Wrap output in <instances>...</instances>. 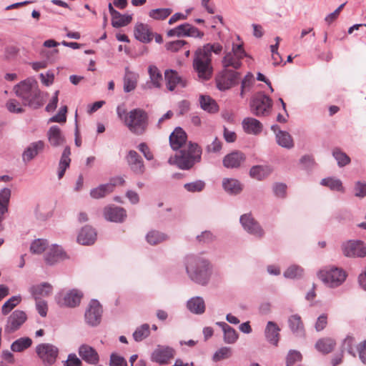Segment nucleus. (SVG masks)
<instances>
[{
    "mask_svg": "<svg viewBox=\"0 0 366 366\" xmlns=\"http://www.w3.org/2000/svg\"><path fill=\"white\" fill-rule=\"evenodd\" d=\"M280 329L274 322L269 321L265 328V336L267 340L272 345H277L280 337Z\"/></svg>",
    "mask_w": 366,
    "mask_h": 366,
    "instance_id": "obj_30",
    "label": "nucleus"
},
{
    "mask_svg": "<svg viewBox=\"0 0 366 366\" xmlns=\"http://www.w3.org/2000/svg\"><path fill=\"white\" fill-rule=\"evenodd\" d=\"M149 333V325L148 324H144L134 331L133 337L135 341L140 342L147 337Z\"/></svg>",
    "mask_w": 366,
    "mask_h": 366,
    "instance_id": "obj_48",
    "label": "nucleus"
},
{
    "mask_svg": "<svg viewBox=\"0 0 366 366\" xmlns=\"http://www.w3.org/2000/svg\"><path fill=\"white\" fill-rule=\"evenodd\" d=\"M317 275L325 284L331 287H337L342 283V270L335 267L323 269L318 272Z\"/></svg>",
    "mask_w": 366,
    "mask_h": 366,
    "instance_id": "obj_7",
    "label": "nucleus"
},
{
    "mask_svg": "<svg viewBox=\"0 0 366 366\" xmlns=\"http://www.w3.org/2000/svg\"><path fill=\"white\" fill-rule=\"evenodd\" d=\"M21 302L19 296H13L9 299L2 306L1 312L3 315H7Z\"/></svg>",
    "mask_w": 366,
    "mask_h": 366,
    "instance_id": "obj_50",
    "label": "nucleus"
},
{
    "mask_svg": "<svg viewBox=\"0 0 366 366\" xmlns=\"http://www.w3.org/2000/svg\"><path fill=\"white\" fill-rule=\"evenodd\" d=\"M272 107V100L263 94L256 95L252 102L251 109L257 116L266 114Z\"/></svg>",
    "mask_w": 366,
    "mask_h": 366,
    "instance_id": "obj_9",
    "label": "nucleus"
},
{
    "mask_svg": "<svg viewBox=\"0 0 366 366\" xmlns=\"http://www.w3.org/2000/svg\"><path fill=\"white\" fill-rule=\"evenodd\" d=\"M188 309L193 313L202 314L205 310V305L202 298L199 297H193L187 302Z\"/></svg>",
    "mask_w": 366,
    "mask_h": 366,
    "instance_id": "obj_37",
    "label": "nucleus"
},
{
    "mask_svg": "<svg viewBox=\"0 0 366 366\" xmlns=\"http://www.w3.org/2000/svg\"><path fill=\"white\" fill-rule=\"evenodd\" d=\"M11 194V189L9 188H4L0 191V232L4 229L2 222L5 214L9 211Z\"/></svg>",
    "mask_w": 366,
    "mask_h": 366,
    "instance_id": "obj_20",
    "label": "nucleus"
},
{
    "mask_svg": "<svg viewBox=\"0 0 366 366\" xmlns=\"http://www.w3.org/2000/svg\"><path fill=\"white\" fill-rule=\"evenodd\" d=\"M209 264L207 260L199 257H189L187 259V272L194 282L204 285L209 277Z\"/></svg>",
    "mask_w": 366,
    "mask_h": 366,
    "instance_id": "obj_4",
    "label": "nucleus"
},
{
    "mask_svg": "<svg viewBox=\"0 0 366 366\" xmlns=\"http://www.w3.org/2000/svg\"><path fill=\"white\" fill-rule=\"evenodd\" d=\"M112 192V186L110 184H102L91 190L90 195L94 199H99L105 197Z\"/></svg>",
    "mask_w": 366,
    "mask_h": 366,
    "instance_id": "obj_42",
    "label": "nucleus"
},
{
    "mask_svg": "<svg viewBox=\"0 0 366 366\" xmlns=\"http://www.w3.org/2000/svg\"><path fill=\"white\" fill-rule=\"evenodd\" d=\"M201 107L210 113H214L218 111V106L216 102L209 96H201L199 99Z\"/></svg>",
    "mask_w": 366,
    "mask_h": 366,
    "instance_id": "obj_39",
    "label": "nucleus"
},
{
    "mask_svg": "<svg viewBox=\"0 0 366 366\" xmlns=\"http://www.w3.org/2000/svg\"><path fill=\"white\" fill-rule=\"evenodd\" d=\"M97 234L91 227H83L77 237L79 243L83 245L93 244L96 239Z\"/></svg>",
    "mask_w": 366,
    "mask_h": 366,
    "instance_id": "obj_27",
    "label": "nucleus"
},
{
    "mask_svg": "<svg viewBox=\"0 0 366 366\" xmlns=\"http://www.w3.org/2000/svg\"><path fill=\"white\" fill-rule=\"evenodd\" d=\"M245 159L246 157L243 152L234 151L224 157L223 165L229 169L238 168L244 162Z\"/></svg>",
    "mask_w": 366,
    "mask_h": 366,
    "instance_id": "obj_17",
    "label": "nucleus"
},
{
    "mask_svg": "<svg viewBox=\"0 0 366 366\" xmlns=\"http://www.w3.org/2000/svg\"><path fill=\"white\" fill-rule=\"evenodd\" d=\"M241 61L242 59H239L237 55L229 51L224 55L222 62L224 69H227L228 67L231 66L234 69H237L242 65Z\"/></svg>",
    "mask_w": 366,
    "mask_h": 366,
    "instance_id": "obj_35",
    "label": "nucleus"
},
{
    "mask_svg": "<svg viewBox=\"0 0 366 366\" xmlns=\"http://www.w3.org/2000/svg\"><path fill=\"white\" fill-rule=\"evenodd\" d=\"M36 352L44 365L50 366L56 362L59 351L53 345L42 343L36 346Z\"/></svg>",
    "mask_w": 366,
    "mask_h": 366,
    "instance_id": "obj_6",
    "label": "nucleus"
},
{
    "mask_svg": "<svg viewBox=\"0 0 366 366\" xmlns=\"http://www.w3.org/2000/svg\"><path fill=\"white\" fill-rule=\"evenodd\" d=\"M48 140L53 147L62 145L65 142L60 128L57 126H52L47 132Z\"/></svg>",
    "mask_w": 366,
    "mask_h": 366,
    "instance_id": "obj_26",
    "label": "nucleus"
},
{
    "mask_svg": "<svg viewBox=\"0 0 366 366\" xmlns=\"http://www.w3.org/2000/svg\"><path fill=\"white\" fill-rule=\"evenodd\" d=\"M102 308L97 300H92L85 312V319L88 324L97 325L101 321Z\"/></svg>",
    "mask_w": 366,
    "mask_h": 366,
    "instance_id": "obj_12",
    "label": "nucleus"
},
{
    "mask_svg": "<svg viewBox=\"0 0 366 366\" xmlns=\"http://www.w3.org/2000/svg\"><path fill=\"white\" fill-rule=\"evenodd\" d=\"M71 150L69 147H66L61 154L59 168H58V177L61 179L64 175L66 169L69 167L71 163L70 159Z\"/></svg>",
    "mask_w": 366,
    "mask_h": 366,
    "instance_id": "obj_32",
    "label": "nucleus"
},
{
    "mask_svg": "<svg viewBox=\"0 0 366 366\" xmlns=\"http://www.w3.org/2000/svg\"><path fill=\"white\" fill-rule=\"evenodd\" d=\"M303 274V269L297 265H292L284 272V276L287 278L295 279L300 277Z\"/></svg>",
    "mask_w": 366,
    "mask_h": 366,
    "instance_id": "obj_55",
    "label": "nucleus"
},
{
    "mask_svg": "<svg viewBox=\"0 0 366 366\" xmlns=\"http://www.w3.org/2000/svg\"><path fill=\"white\" fill-rule=\"evenodd\" d=\"M132 19L130 15H123L119 11L112 17V24L114 27L118 28L127 26Z\"/></svg>",
    "mask_w": 366,
    "mask_h": 366,
    "instance_id": "obj_41",
    "label": "nucleus"
},
{
    "mask_svg": "<svg viewBox=\"0 0 366 366\" xmlns=\"http://www.w3.org/2000/svg\"><path fill=\"white\" fill-rule=\"evenodd\" d=\"M32 340L29 337H21L14 341L11 349L14 352H21L31 345Z\"/></svg>",
    "mask_w": 366,
    "mask_h": 366,
    "instance_id": "obj_44",
    "label": "nucleus"
},
{
    "mask_svg": "<svg viewBox=\"0 0 366 366\" xmlns=\"http://www.w3.org/2000/svg\"><path fill=\"white\" fill-rule=\"evenodd\" d=\"M222 142L218 138H215L213 142L207 145L206 151L208 153H218L222 149Z\"/></svg>",
    "mask_w": 366,
    "mask_h": 366,
    "instance_id": "obj_63",
    "label": "nucleus"
},
{
    "mask_svg": "<svg viewBox=\"0 0 366 366\" xmlns=\"http://www.w3.org/2000/svg\"><path fill=\"white\" fill-rule=\"evenodd\" d=\"M67 107L60 108L58 114L49 119V122L65 123L66 121Z\"/></svg>",
    "mask_w": 366,
    "mask_h": 366,
    "instance_id": "obj_59",
    "label": "nucleus"
},
{
    "mask_svg": "<svg viewBox=\"0 0 366 366\" xmlns=\"http://www.w3.org/2000/svg\"><path fill=\"white\" fill-rule=\"evenodd\" d=\"M172 11L170 9H156L149 11V16L156 20H164L167 18Z\"/></svg>",
    "mask_w": 366,
    "mask_h": 366,
    "instance_id": "obj_49",
    "label": "nucleus"
},
{
    "mask_svg": "<svg viewBox=\"0 0 366 366\" xmlns=\"http://www.w3.org/2000/svg\"><path fill=\"white\" fill-rule=\"evenodd\" d=\"M148 73L149 76V81L142 85L144 89L152 88L159 89L162 87L163 77L160 70L155 65H149L148 67Z\"/></svg>",
    "mask_w": 366,
    "mask_h": 366,
    "instance_id": "obj_15",
    "label": "nucleus"
},
{
    "mask_svg": "<svg viewBox=\"0 0 366 366\" xmlns=\"http://www.w3.org/2000/svg\"><path fill=\"white\" fill-rule=\"evenodd\" d=\"M47 246V242L45 239H38L34 241L30 247V251L33 254L42 253Z\"/></svg>",
    "mask_w": 366,
    "mask_h": 366,
    "instance_id": "obj_52",
    "label": "nucleus"
},
{
    "mask_svg": "<svg viewBox=\"0 0 366 366\" xmlns=\"http://www.w3.org/2000/svg\"><path fill=\"white\" fill-rule=\"evenodd\" d=\"M231 349L230 347H223L218 350L213 356V360L214 361H220L224 359H227L231 356Z\"/></svg>",
    "mask_w": 366,
    "mask_h": 366,
    "instance_id": "obj_58",
    "label": "nucleus"
},
{
    "mask_svg": "<svg viewBox=\"0 0 366 366\" xmlns=\"http://www.w3.org/2000/svg\"><path fill=\"white\" fill-rule=\"evenodd\" d=\"M217 325L220 326L224 331V339L225 342L232 344L236 342L238 338V335L234 329L224 322H217Z\"/></svg>",
    "mask_w": 366,
    "mask_h": 366,
    "instance_id": "obj_34",
    "label": "nucleus"
},
{
    "mask_svg": "<svg viewBox=\"0 0 366 366\" xmlns=\"http://www.w3.org/2000/svg\"><path fill=\"white\" fill-rule=\"evenodd\" d=\"M289 325L290 329L294 332H302L303 330V323L302 322L301 317L297 315H292L289 318Z\"/></svg>",
    "mask_w": 366,
    "mask_h": 366,
    "instance_id": "obj_51",
    "label": "nucleus"
},
{
    "mask_svg": "<svg viewBox=\"0 0 366 366\" xmlns=\"http://www.w3.org/2000/svg\"><path fill=\"white\" fill-rule=\"evenodd\" d=\"M187 135L181 128L177 127L169 136L170 146L174 150L179 149L186 143Z\"/></svg>",
    "mask_w": 366,
    "mask_h": 366,
    "instance_id": "obj_21",
    "label": "nucleus"
},
{
    "mask_svg": "<svg viewBox=\"0 0 366 366\" xmlns=\"http://www.w3.org/2000/svg\"><path fill=\"white\" fill-rule=\"evenodd\" d=\"M222 185L225 191L232 194H239L242 190L241 183L234 179H224Z\"/></svg>",
    "mask_w": 366,
    "mask_h": 366,
    "instance_id": "obj_36",
    "label": "nucleus"
},
{
    "mask_svg": "<svg viewBox=\"0 0 366 366\" xmlns=\"http://www.w3.org/2000/svg\"><path fill=\"white\" fill-rule=\"evenodd\" d=\"M79 355L86 362L90 364H97L99 361V355L96 350L89 345H82L80 347Z\"/></svg>",
    "mask_w": 366,
    "mask_h": 366,
    "instance_id": "obj_28",
    "label": "nucleus"
},
{
    "mask_svg": "<svg viewBox=\"0 0 366 366\" xmlns=\"http://www.w3.org/2000/svg\"><path fill=\"white\" fill-rule=\"evenodd\" d=\"M15 93L24 106L38 109L44 104L45 99L38 86L37 81L28 79L22 81L14 87Z\"/></svg>",
    "mask_w": 366,
    "mask_h": 366,
    "instance_id": "obj_1",
    "label": "nucleus"
},
{
    "mask_svg": "<svg viewBox=\"0 0 366 366\" xmlns=\"http://www.w3.org/2000/svg\"><path fill=\"white\" fill-rule=\"evenodd\" d=\"M345 345L347 347V352L355 357L358 352L360 344H357L355 337L350 335L347 336L345 339Z\"/></svg>",
    "mask_w": 366,
    "mask_h": 366,
    "instance_id": "obj_47",
    "label": "nucleus"
},
{
    "mask_svg": "<svg viewBox=\"0 0 366 366\" xmlns=\"http://www.w3.org/2000/svg\"><path fill=\"white\" fill-rule=\"evenodd\" d=\"M184 189L189 192H199L205 187L204 182L197 180L193 182L187 183L184 185Z\"/></svg>",
    "mask_w": 366,
    "mask_h": 366,
    "instance_id": "obj_53",
    "label": "nucleus"
},
{
    "mask_svg": "<svg viewBox=\"0 0 366 366\" xmlns=\"http://www.w3.org/2000/svg\"><path fill=\"white\" fill-rule=\"evenodd\" d=\"M44 142L41 140L30 144L23 153L24 161L29 162L33 159L39 153L44 150Z\"/></svg>",
    "mask_w": 366,
    "mask_h": 366,
    "instance_id": "obj_25",
    "label": "nucleus"
},
{
    "mask_svg": "<svg viewBox=\"0 0 366 366\" xmlns=\"http://www.w3.org/2000/svg\"><path fill=\"white\" fill-rule=\"evenodd\" d=\"M127 161L130 169L137 174H142L145 168L143 160L136 151L131 150L127 156Z\"/></svg>",
    "mask_w": 366,
    "mask_h": 366,
    "instance_id": "obj_18",
    "label": "nucleus"
},
{
    "mask_svg": "<svg viewBox=\"0 0 366 366\" xmlns=\"http://www.w3.org/2000/svg\"><path fill=\"white\" fill-rule=\"evenodd\" d=\"M202 149L197 144L189 142L180 150L179 153L169 159L170 164H175L179 169H189L201 160Z\"/></svg>",
    "mask_w": 366,
    "mask_h": 366,
    "instance_id": "obj_3",
    "label": "nucleus"
},
{
    "mask_svg": "<svg viewBox=\"0 0 366 366\" xmlns=\"http://www.w3.org/2000/svg\"><path fill=\"white\" fill-rule=\"evenodd\" d=\"M254 82V76L251 73H248L242 81L240 96L244 97V92L248 89Z\"/></svg>",
    "mask_w": 366,
    "mask_h": 366,
    "instance_id": "obj_60",
    "label": "nucleus"
},
{
    "mask_svg": "<svg viewBox=\"0 0 366 366\" xmlns=\"http://www.w3.org/2000/svg\"><path fill=\"white\" fill-rule=\"evenodd\" d=\"M187 44H188L187 42L184 40H177L174 41H171V42L167 43L165 46L168 51H170L172 52H177L181 49L187 46Z\"/></svg>",
    "mask_w": 366,
    "mask_h": 366,
    "instance_id": "obj_57",
    "label": "nucleus"
},
{
    "mask_svg": "<svg viewBox=\"0 0 366 366\" xmlns=\"http://www.w3.org/2000/svg\"><path fill=\"white\" fill-rule=\"evenodd\" d=\"M26 320V315L21 310L14 311L8 318L5 331L13 332L17 330Z\"/></svg>",
    "mask_w": 366,
    "mask_h": 366,
    "instance_id": "obj_16",
    "label": "nucleus"
},
{
    "mask_svg": "<svg viewBox=\"0 0 366 366\" xmlns=\"http://www.w3.org/2000/svg\"><path fill=\"white\" fill-rule=\"evenodd\" d=\"M83 297V293L76 289L71 290L57 297V303L61 307H75L78 306Z\"/></svg>",
    "mask_w": 366,
    "mask_h": 366,
    "instance_id": "obj_10",
    "label": "nucleus"
},
{
    "mask_svg": "<svg viewBox=\"0 0 366 366\" xmlns=\"http://www.w3.org/2000/svg\"><path fill=\"white\" fill-rule=\"evenodd\" d=\"M272 170L267 166H254L250 169L249 174L252 178L262 180L267 177Z\"/></svg>",
    "mask_w": 366,
    "mask_h": 366,
    "instance_id": "obj_38",
    "label": "nucleus"
},
{
    "mask_svg": "<svg viewBox=\"0 0 366 366\" xmlns=\"http://www.w3.org/2000/svg\"><path fill=\"white\" fill-rule=\"evenodd\" d=\"M117 114L132 133L142 135L147 130L149 115L144 109L137 108L126 112L118 109Z\"/></svg>",
    "mask_w": 366,
    "mask_h": 366,
    "instance_id": "obj_2",
    "label": "nucleus"
},
{
    "mask_svg": "<svg viewBox=\"0 0 366 366\" xmlns=\"http://www.w3.org/2000/svg\"><path fill=\"white\" fill-rule=\"evenodd\" d=\"M110 366H127V362L122 357L112 354L110 359Z\"/></svg>",
    "mask_w": 366,
    "mask_h": 366,
    "instance_id": "obj_64",
    "label": "nucleus"
},
{
    "mask_svg": "<svg viewBox=\"0 0 366 366\" xmlns=\"http://www.w3.org/2000/svg\"><path fill=\"white\" fill-rule=\"evenodd\" d=\"M239 78V74L234 70L224 69L216 78L217 88L224 91L234 86Z\"/></svg>",
    "mask_w": 366,
    "mask_h": 366,
    "instance_id": "obj_8",
    "label": "nucleus"
},
{
    "mask_svg": "<svg viewBox=\"0 0 366 366\" xmlns=\"http://www.w3.org/2000/svg\"><path fill=\"white\" fill-rule=\"evenodd\" d=\"M135 38L143 43H149L152 40L153 34L147 24H137L134 27Z\"/></svg>",
    "mask_w": 366,
    "mask_h": 366,
    "instance_id": "obj_23",
    "label": "nucleus"
},
{
    "mask_svg": "<svg viewBox=\"0 0 366 366\" xmlns=\"http://www.w3.org/2000/svg\"><path fill=\"white\" fill-rule=\"evenodd\" d=\"M192 65L199 79L208 80L212 77L213 72L212 57L200 47L194 53Z\"/></svg>",
    "mask_w": 366,
    "mask_h": 366,
    "instance_id": "obj_5",
    "label": "nucleus"
},
{
    "mask_svg": "<svg viewBox=\"0 0 366 366\" xmlns=\"http://www.w3.org/2000/svg\"><path fill=\"white\" fill-rule=\"evenodd\" d=\"M64 252L61 248L58 246H54L50 249L49 252L46 254L45 260L47 264H53L58 261L59 259L62 258Z\"/></svg>",
    "mask_w": 366,
    "mask_h": 366,
    "instance_id": "obj_40",
    "label": "nucleus"
},
{
    "mask_svg": "<svg viewBox=\"0 0 366 366\" xmlns=\"http://www.w3.org/2000/svg\"><path fill=\"white\" fill-rule=\"evenodd\" d=\"M138 79L139 75L137 74L126 68L124 76V91L125 92H130L134 90L137 85Z\"/></svg>",
    "mask_w": 366,
    "mask_h": 366,
    "instance_id": "obj_31",
    "label": "nucleus"
},
{
    "mask_svg": "<svg viewBox=\"0 0 366 366\" xmlns=\"http://www.w3.org/2000/svg\"><path fill=\"white\" fill-rule=\"evenodd\" d=\"M321 184L334 191H341L342 188V181L333 177H328L322 179Z\"/></svg>",
    "mask_w": 366,
    "mask_h": 366,
    "instance_id": "obj_45",
    "label": "nucleus"
},
{
    "mask_svg": "<svg viewBox=\"0 0 366 366\" xmlns=\"http://www.w3.org/2000/svg\"><path fill=\"white\" fill-rule=\"evenodd\" d=\"M345 256L362 258L366 256V244L360 240L348 241L345 246Z\"/></svg>",
    "mask_w": 366,
    "mask_h": 366,
    "instance_id": "obj_11",
    "label": "nucleus"
},
{
    "mask_svg": "<svg viewBox=\"0 0 366 366\" xmlns=\"http://www.w3.org/2000/svg\"><path fill=\"white\" fill-rule=\"evenodd\" d=\"M29 291L34 298L37 300H41V297L49 296L52 292V287L48 283H42L32 286Z\"/></svg>",
    "mask_w": 366,
    "mask_h": 366,
    "instance_id": "obj_29",
    "label": "nucleus"
},
{
    "mask_svg": "<svg viewBox=\"0 0 366 366\" xmlns=\"http://www.w3.org/2000/svg\"><path fill=\"white\" fill-rule=\"evenodd\" d=\"M104 215L107 220L116 222H122L127 216L125 209L118 207H105Z\"/></svg>",
    "mask_w": 366,
    "mask_h": 366,
    "instance_id": "obj_22",
    "label": "nucleus"
},
{
    "mask_svg": "<svg viewBox=\"0 0 366 366\" xmlns=\"http://www.w3.org/2000/svg\"><path fill=\"white\" fill-rule=\"evenodd\" d=\"M167 239V237L166 234L158 231H151L147 235V240L152 245L159 244Z\"/></svg>",
    "mask_w": 366,
    "mask_h": 366,
    "instance_id": "obj_46",
    "label": "nucleus"
},
{
    "mask_svg": "<svg viewBox=\"0 0 366 366\" xmlns=\"http://www.w3.org/2000/svg\"><path fill=\"white\" fill-rule=\"evenodd\" d=\"M335 345L336 342L333 339L323 337L317 340L315 348L322 353L327 354L334 350Z\"/></svg>",
    "mask_w": 366,
    "mask_h": 366,
    "instance_id": "obj_33",
    "label": "nucleus"
},
{
    "mask_svg": "<svg viewBox=\"0 0 366 366\" xmlns=\"http://www.w3.org/2000/svg\"><path fill=\"white\" fill-rule=\"evenodd\" d=\"M244 131L249 134L257 135L262 130V124L257 119L252 117L244 118L242 121Z\"/></svg>",
    "mask_w": 366,
    "mask_h": 366,
    "instance_id": "obj_24",
    "label": "nucleus"
},
{
    "mask_svg": "<svg viewBox=\"0 0 366 366\" xmlns=\"http://www.w3.org/2000/svg\"><path fill=\"white\" fill-rule=\"evenodd\" d=\"M279 145L285 148H292L294 146L293 140L289 133L280 131L276 135Z\"/></svg>",
    "mask_w": 366,
    "mask_h": 366,
    "instance_id": "obj_43",
    "label": "nucleus"
},
{
    "mask_svg": "<svg viewBox=\"0 0 366 366\" xmlns=\"http://www.w3.org/2000/svg\"><path fill=\"white\" fill-rule=\"evenodd\" d=\"M240 222L244 229L249 233L257 237H262L264 235L263 229L250 214L242 215Z\"/></svg>",
    "mask_w": 366,
    "mask_h": 366,
    "instance_id": "obj_14",
    "label": "nucleus"
},
{
    "mask_svg": "<svg viewBox=\"0 0 366 366\" xmlns=\"http://www.w3.org/2000/svg\"><path fill=\"white\" fill-rule=\"evenodd\" d=\"M6 108L10 112L22 113L24 109L21 107L19 102L16 99H9L6 103Z\"/></svg>",
    "mask_w": 366,
    "mask_h": 366,
    "instance_id": "obj_62",
    "label": "nucleus"
},
{
    "mask_svg": "<svg viewBox=\"0 0 366 366\" xmlns=\"http://www.w3.org/2000/svg\"><path fill=\"white\" fill-rule=\"evenodd\" d=\"M200 48L202 49L211 57H212V52H214V54H218L222 51V45H220L218 43L207 44Z\"/></svg>",
    "mask_w": 366,
    "mask_h": 366,
    "instance_id": "obj_61",
    "label": "nucleus"
},
{
    "mask_svg": "<svg viewBox=\"0 0 366 366\" xmlns=\"http://www.w3.org/2000/svg\"><path fill=\"white\" fill-rule=\"evenodd\" d=\"M189 24H181L172 29H170L167 31L168 36H187V30Z\"/></svg>",
    "mask_w": 366,
    "mask_h": 366,
    "instance_id": "obj_54",
    "label": "nucleus"
},
{
    "mask_svg": "<svg viewBox=\"0 0 366 366\" xmlns=\"http://www.w3.org/2000/svg\"><path fill=\"white\" fill-rule=\"evenodd\" d=\"M164 78L167 83V87L169 91H173L177 85L182 87L186 86V80L183 79L178 73L173 69H167L164 71Z\"/></svg>",
    "mask_w": 366,
    "mask_h": 366,
    "instance_id": "obj_19",
    "label": "nucleus"
},
{
    "mask_svg": "<svg viewBox=\"0 0 366 366\" xmlns=\"http://www.w3.org/2000/svg\"><path fill=\"white\" fill-rule=\"evenodd\" d=\"M174 356V351L169 347L158 346L152 352L151 360L161 365L167 364Z\"/></svg>",
    "mask_w": 366,
    "mask_h": 366,
    "instance_id": "obj_13",
    "label": "nucleus"
},
{
    "mask_svg": "<svg viewBox=\"0 0 366 366\" xmlns=\"http://www.w3.org/2000/svg\"><path fill=\"white\" fill-rule=\"evenodd\" d=\"M302 355L297 350H290L287 356V366H293L295 363L302 360Z\"/></svg>",
    "mask_w": 366,
    "mask_h": 366,
    "instance_id": "obj_56",
    "label": "nucleus"
}]
</instances>
